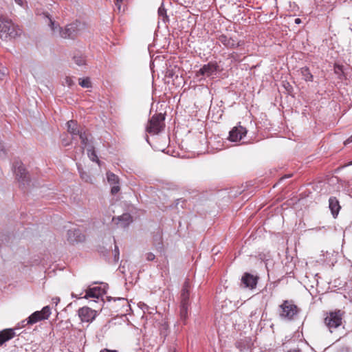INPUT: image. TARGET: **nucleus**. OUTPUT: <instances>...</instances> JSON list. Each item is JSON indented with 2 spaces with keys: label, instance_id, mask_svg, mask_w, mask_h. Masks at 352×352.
Returning <instances> with one entry per match:
<instances>
[{
  "label": "nucleus",
  "instance_id": "f257e3e1",
  "mask_svg": "<svg viewBox=\"0 0 352 352\" xmlns=\"http://www.w3.org/2000/svg\"><path fill=\"white\" fill-rule=\"evenodd\" d=\"M43 16L46 22L48 23L52 34L54 35H58L63 38L74 39L87 30L86 23L78 21H76L62 28L58 23L52 20L49 14L44 13Z\"/></svg>",
  "mask_w": 352,
  "mask_h": 352
},
{
  "label": "nucleus",
  "instance_id": "f03ea898",
  "mask_svg": "<svg viewBox=\"0 0 352 352\" xmlns=\"http://www.w3.org/2000/svg\"><path fill=\"white\" fill-rule=\"evenodd\" d=\"M22 30L6 16H0V38L3 41L14 38L21 35Z\"/></svg>",
  "mask_w": 352,
  "mask_h": 352
},
{
  "label": "nucleus",
  "instance_id": "7ed1b4c3",
  "mask_svg": "<svg viewBox=\"0 0 352 352\" xmlns=\"http://www.w3.org/2000/svg\"><path fill=\"white\" fill-rule=\"evenodd\" d=\"M190 283L188 281H185L180 296V306H179V316L180 320L185 324L188 318V309L190 306Z\"/></svg>",
  "mask_w": 352,
  "mask_h": 352
},
{
  "label": "nucleus",
  "instance_id": "20e7f679",
  "mask_svg": "<svg viewBox=\"0 0 352 352\" xmlns=\"http://www.w3.org/2000/svg\"><path fill=\"white\" fill-rule=\"evenodd\" d=\"M300 311V309L292 300H284L279 305V316L285 320L292 321L295 320Z\"/></svg>",
  "mask_w": 352,
  "mask_h": 352
},
{
  "label": "nucleus",
  "instance_id": "39448f33",
  "mask_svg": "<svg viewBox=\"0 0 352 352\" xmlns=\"http://www.w3.org/2000/svg\"><path fill=\"white\" fill-rule=\"evenodd\" d=\"M344 314L345 312L341 309H336L325 314L324 323L330 332L333 331L332 329H337L342 324Z\"/></svg>",
  "mask_w": 352,
  "mask_h": 352
},
{
  "label": "nucleus",
  "instance_id": "423d86ee",
  "mask_svg": "<svg viewBox=\"0 0 352 352\" xmlns=\"http://www.w3.org/2000/svg\"><path fill=\"white\" fill-rule=\"evenodd\" d=\"M165 116L162 113L154 114L148 120L146 131L151 135L160 133L165 127Z\"/></svg>",
  "mask_w": 352,
  "mask_h": 352
},
{
  "label": "nucleus",
  "instance_id": "0eeeda50",
  "mask_svg": "<svg viewBox=\"0 0 352 352\" xmlns=\"http://www.w3.org/2000/svg\"><path fill=\"white\" fill-rule=\"evenodd\" d=\"M13 168L16 179L19 183L20 186L25 187V185L29 184L30 182V175L23 163L20 161L14 162Z\"/></svg>",
  "mask_w": 352,
  "mask_h": 352
},
{
  "label": "nucleus",
  "instance_id": "6e6552de",
  "mask_svg": "<svg viewBox=\"0 0 352 352\" xmlns=\"http://www.w3.org/2000/svg\"><path fill=\"white\" fill-rule=\"evenodd\" d=\"M51 314L50 306H45L41 311H36L28 318L26 324H33L39 321L47 320Z\"/></svg>",
  "mask_w": 352,
  "mask_h": 352
},
{
  "label": "nucleus",
  "instance_id": "1a4fd4ad",
  "mask_svg": "<svg viewBox=\"0 0 352 352\" xmlns=\"http://www.w3.org/2000/svg\"><path fill=\"white\" fill-rule=\"evenodd\" d=\"M78 314L82 322H91L96 316V311L88 307H83L78 309Z\"/></svg>",
  "mask_w": 352,
  "mask_h": 352
},
{
  "label": "nucleus",
  "instance_id": "9d476101",
  "mask_svg": "<svg viewBox=\"0 0 352 352\" xmlns=\"http://www.w3.org/2000/svg\"><path fill=\"white\" fill-rule=\"evenodd\" d=\"M258 277L250 273L245 272L241 277V284L244 288L253 289L256 287Z\"/></svg>",
  "mask_w": 352,
  "mask_h": 352
},
{
  "label": "nucleus",
  "instance_id": "9b49d317",
  "mask_svg": "<svg viewBox=\"0 0 352 352\" xmlns=\"http://www.w3.org/2000/svg\"><path fill=\"white\" fill-rule=\"evenodd\" d=\"M247 129L241 125L234 126L229 133V140L239 142L247 134Z\"/></svg>",
  "mask_w": 352,
  "mask_h": 352
},
{
  "label": "nucleus",
  "instance_id": "f8f14e48",
  "mask_svg": "<svg viewBox=\"0 0 352 352\" xmlns=\"http://www.w3.org/2000/svg\"><path fill=\"white\" fill-rule=\"evenodd\" d=\"M218 40L223 45L228 48H236L240 45L239 41L236 38L228 37L225 34H221L219 36Z\"/></svg>",
  "mask_w": 352,
  "mask_h": 352
},
{
  "label": "nucleus",
  "instance_id": "ddd939ff",
  "mask_svg": "<svg viewBox=\"0 0 352 352\" xmlns=\"http://www.w3.org/2000/svg\"><path fill=\"white\" fill-rule=\"evenodd\" d=\"M115 222L120 228H126L132 222V217L128 213L123 214L117 218H113Z\"/></svg>",
  "mask_w": 352,
  "mask_h": 352
},
{
  "label": "nucleus",
  "instance_id": "4468645a",
  "mask_svg": "<svg viewBox=\"0 0 352 352\" xmlns=\"http://www.w3.org/2000/svg\"><path fill=\"white\" fill-rule=\"evenodd\" d=\"M217 65L214 63H208L206 65H204L198 72V74L210 76L214 74L217 70Z\"/></svg>",
  "mask_w": 352,
  "mask_h": 352
},
{
  "label": "nucleus",
  "instance_id": "2eb2a0df",
  "mask_svg": "<svg viewBox=\"0 0 352 352\" xmlns=\"http://www.w3.org/2000/svg\"><path fill=\"white\" fill-rule=\"evenodd\" d=\"M15 329H6L0 331V346L15 337Z\"/></svg>",
  "mask_w": 352,
  "mask_h": 352
},
{
  "label": "nucleus",
  "instance_id": "dca6fc26",
  "mask_svg": "<svg viewBox=\"0 0 352 352\" xmlns=\"http://www.w3.org/2000/svg\"><path fill=\"white\" fill-rule=\"evenodd\" d=\"M67 131L73 136L79 135L85 129L80 126L74 120H69L67 122Z\"/></svg>",
  "mask_w": 352,
  "mask_h": 352
},
{
  "label": "nucleus",
  "instance_id": "f3484780",
  "mask_svg": "<svg viewBox=\"0 0 352 352\" xmlns=\"http://www.w3.org/2000/svg\"><path fill=\"white\" fill-rule=\"evenodd\" d=\"M68 240L73 242H82L85 241V235L80 233L79 229H73L68 230Z\"/></svg>",
  "mask_w": 352,
  "mask_h": 352
},
{
  "label": "nucleus",
  "instance_id": "a211bd4d",
  "mask_svg": "<svg viewBox=\"0 0 352 352\" xmlns=\"http://www.w3.org/2000/svg\"><path fill=\"white\" fill-rule=\"evenodd\" d=\"M329 208L331 211V214H333V217H336L339 213V211L341 208L340 206V203L336 197H331L329 198Z\"/></svg>",
  "mask_w": 352,
  "mask_h": 352
},
{
  "label": "nucleus",
  "instance_id": "6ab92c4d",
  "mask_svg": "<svg viewBox=\"0 0 352 352\" xmlns=\"http://www.w3.org/2000/svg\"><path fill=\"white\" fill-rule=\"evenodd\" d=\"M78 136L82 144V153H83L85 148H87L89 146V145H92L89 140L91 135L89 133L88 130L85 129L84 131Z\"/></svg>",
  "mask_w": 352,
  "mask_h": 352
},
{
  "label": "nucleus",
  "instance_id": "aec40b11",
  "mask_svg": "<svg viewBox=\"0 0 352 352\" xmlns=\"http://www.w3.org/2000/svg\"><path fill=\"white\" fill-rule=\"evenodd\" d=\"M106 252H103L102 251H101V254L104 256H107L109 254H111L112 256H113V261H112V262H113L114 263H116L118 262V261L120 259V252H119V248L116 245V243L114 245V249L113 250L112 249V247L111 246V247H109V250H106Z\"/></svg>",
  "mask_w": 352,
  "mask_h": 352
},
{
  "label": "nucleus",
  "instance_id": "412c9836",
  "mask_svg": "<svg viewBox=\"0 0 352 352\" xmlns=\"http://www.w3.org/2000/svg\"><path fill=\"white\" fill-rule=\"evenodd\" d=\"M102 295L101 289L99 287L89 288L86 290L85 298H98Z\"/></svg>",
  "mask_w": 352,
  "mask_h": 352
},
{
  "label": "nucleus",
  "instance_id": "4be33fe9",
  "mask_svg": "<svg viewBox=\"0 0 352 352\" xmlns=\"http://www.w3.org/2000/svg\"><path fill=\"white\" fill-rule=\"evenodd\" d=\"M87 152L89 159L93 162H96L99 166H100L101 162L96 153L94 145H89V146L87 148Z\"/></svg>",
  "mask_w": 352,
  "mask_h": 352
},
{
  "label": "nucleus",
  "instance_id": "5701e85b",
  "mask_svg": "<svg viewBox=\"0 0 352 352\" xmlns=\"http://www.w3.org/2000/svg\"><path fill=\"white\" fill-rule=\"evenodd\" d=\"M300 73L305 81H313V75L311 74L307 67H302L300 69Z\"/></svg>",
  "mask_w": 352,
  "mask_h": 352
},
{
  "label": "nucleus",
  "instance_id": "b1692460",
  "mask_svg": "<svg viewBox=\"0 0 352 352\" xmlns=\"http://www.w3.org/2000/svg\"><path fill=\"white\" fill-rule=\"evenodd\" d=\"M107 178L108 182L111 184H119V177L111 172L107 173Z\"/></svg>",
  "mask_w": 352,
  "mask_h": 352
},
{
  "label": "nucleus",
  "instance_id": "393cba45",
  "mask_svg": "<svg viewBox=\"0 0 352 352\" xmlns=\"http://www.w3.org/2000/svg\"><path fill=\"white\" fill-rule=\"evenodd\" d=\"M73 59L75 63L78 66H82L85 64V58L82 55L77 54L74 56Z\"/></svg>",
  "mask_w": 352,
  "mask_h": 352
},
{
  "label": "nucleus",
  "instance_id": "a878e982",
  "mask_svg": "<svg viewBox=\"0 0 352 352\" xmlns=\"http://www.w3.org/2000/svg\"><path fill=\"white\" fill-rule=\"evenodd\" d=\"M79 85L84 88L91 87V82L89 77L79 78Z\"/></svg>",
  "mask_w": 352,
  "mask_h": 352
},
{
  "label": "nucleus",
  "instance_id": "bb28decb",
  "mask_svg": "<svg viewBox=\"0 0 352 352\" xmlns=\"http://www.w3.org/2000/svg\"><path fill=\"white\" fill-rule=\"evenodd\" d=\"M158 14L160 16H162L163 17V21H165V19L167 18V16H166V9L162 7V6H160L158 9Z\"/></svg>",
  "mask_w": 352,
  "mask_h": 352
},
{
  "label": "nucleus",
  "instance_id": "cd10ccee",
  "mask_svg": "<svg viewBox=\"0 0 352 352\" xmlns=\"http://www.w3.org/2000/svg\"><path fill=\"white\" fill-rule=\"evenodd\" d=\"M6 154H7L6 149L2 141L0 140V158L6 157Z\"/></svg>",
  "mask_w": 352,
  "mask_h": 352
},
{
  "label": "nucleus",
  "instance_id": "c85d7f7f",
  "mask_svg": "<svg viewBox=\"0 0 352 352\" xmlns=\"http://www.w3.org/2000/svg\"><path fill=\"white\" fill-rule=\"evenodd\" d=\"M64 83L67 85L68 87H72L74 85L72 78L69 76L65 77Z\"/></svg>",
  "mask_w": 352,
  "mask_h": 352
},
{
  "label": "nucleus",
  "instance_id": "c756f323",
  "mask_svg": "<svg viewBox=\"0 0 352 352\" xmlns=\"http://www.w3.org/2000/svg\"><path fill=\"white\" fill-rule=\"evenodd\" d=\"M7 74V69L3 67L0 68V80H3Z\"/></svg>",
  "mask_w": 352,
  "mask_h": 352
},
{
  "label": "nucleus",
  "instance_id": "7c9ffc66",
  "mask_svg": "<svg viewBox=\"0 0 352 352\" xmlns=\"http://www.w3.org/2000/svg\"><path fill=\"white\" fill-rule=\"evenodd\" d=\"M120 186H118V184H116L111 188V192L112 195H116L120 191Z\"/></svg>",
  "mask_w": 352,
  "mask_h": 352
},
{
  "label": "nucleus",
  "instance_id": "2f4dec72",
  "mask_svg": "<svg viewBox=\"0 0 352 352\" xmlns=\"http://www.w3.org/2000/svg\"><path fill=\"white\" fill-rule=\"evenodd\" d=\"M155 256L152 252H148V253L146 254V258L148 261H153L155 259Z\"/></svg>",
  "mask_w": 352,
  "mask_h": 352
},
{
  "label": "nucleus",
  "instance_id": "473e14b6",
  "mask_svg": "<svg viewBox=\"0 0 352 352\" xmlns=\"http://www.w3.org/2000/svg\"><path fill=\"white\" fill-rule=\"evenodd\" d=\"M123 0H115V5L118 10V12H121L122 11V3Z\"/></svg>",
  "mask_w": 352,
  "mask_h": 352
},
{
  "label": "nucleus",
  "instance_id": "72a5a7b5",
  "mask_svg": "<svg viewBox=\"0 0 352 352\" xmlns=\"http://www.w3.org/2000/svg\"><path fill=\"white\" fill-rule=\"evenodd\" d=\"M118 271L122 274H124L125 272H126V266H125V263H124L123 265H120L118 267Z\"/></svg>",
  "mask_w": 352,
  "mask_h": 352
},
{
  "label": "nucleus",
  "instance_id": "f704fd0d",
  "mask_svg": "<svg viewBox=\"0 0 352 352\" xmlns=\"http://www.w3.org/2000/svg\"><path fill=\"white\" fill-rule=\"evenodd\" d=\"M27 320H28V318L26 320H24L23 321L21 322L20 324H19V327H16L14 328L15 329H20L21 327H25L26 325H28V324H26L27 322Z\"/></svg>",
  "mask_w": 352,
  "mask_h": 352
},
{
  "label": "nucleus",
  "instance_id": "c9c22d12",
  "mask_svg": "<svg viewBox=\"0 0 352 352\" xmlns=\"http://www.w3.org/2000/svg\"><path fill=\"white\" fill-rule=\"evenodd\" d=\"M186 200L183 199H178L176 201V206H177L179 204H182V207L183 208V205L185 204Z\"/></svg>",
  "mask_w": 352,
  "mask_h": 352
},
{
  "label": "nucleus",
  "instance_id": "e433bc0d",
  "mask_svg": "<svg viewBox=\"0 0 352 352\" xmlns=\"http://www.w3.org/2000/svg\"><path fill=\"white\" fill-rule=\"evenodd\" d=\"M62 144L64 146H67L71 144V142L65 139L62 140Z\"/></svg>",
  "mask_w": 352,
  "mask_h": 352
},
{
  "label": "nucleus",
  "instance_id": "4c0bfd02",
  "mask_svg": "<svg viewBox=\"0 0 352 352\" xmlns=\"http://www.w3.org/2000/svg\"><path fill=\"white\" fill-rule=\"evenodd\" d=\"M53 302L57 305L60 302V298L58 297H55L52 298Z\"/></svg>",
  "mask_w": 352,
  "mask_h": 352
},
{
  "label": "nucleus",
  "instance_id": "58836bf2",
  "mask_svg": "<svg viewBox=\"0 0 352 352\" xmlns=\"http://www.w3.org/2000/svg\"><path fill=\"white\" fill-rule=\"evenodd\" d=\"M100 352H117V351L104 349L101 350Z\"/></svg>",
  "mask_w": 352,
  "mask_h": 352
},
{
  "label": "nucleus",
  "instance_id": "ea45409f",
  "mask_svg": "<svg viewBox=\"0 0 352 352\" xmlns=\"http://www.w3.org/2000/svg\"><path fill=\"white\" fill-rule=\"evenodd\" d=\"M352 142V135L344 142V144Z\"/></svg>",
  "mask_w": 352,
  "mask_h": 352
},
{
  "label": "nucleus",
  "instance_id": "a19ab883",
  "mask_svg": "<svg viewBox=\"0 0 352 352\" xmlns=\"http://www.w3.org/2000/svg\"><path fill=\"white\" fill-rule=\"evenodd\" d=\"M287 352H302L299 349H290Z\"/></svg>",
  "mask_w": 352,
  "mask_h": 352
},
{
  "label": "nucleus",
  "instance_id": "79ce46f5",
  "mask_svg": "<svg viewBox=\"0 0 352 352\" xmlns=\"http://www.w3.org/2000/svg\"><path fill=\"white\" fill-rule=\"evenodd\" d=\"M296 24H300L301 23V19L300 18H296L294 20Z\"/></svg>",
  "mask_w": 352,
  "mask_h": 352
},
{
  "label": "nucleus",
  "instance_id": "37998d69",
  "mask_svg": "<svg viewBox=\"0 0 352 352\" xmlns=\"http://www.w3.org/2000/svg\"><path fill=\"white\" fill-rule=\"evenodd\" d=\"M14 1L19 6H23V0H14Z\"/></svg>",
  "mask_w": 352,
  "mask_h": 352
},
{
  "label": "nucleus",
  "instance_id": "c03bdc74",
  "mask_svg": "<svg viewBox=\"0 0 352 352\" xmlns=\"http://www.w3.org/2000/svg\"><path fill=\"white\" fill-rule=\"evenodd\" d=\"M80 177H81V178L84 179V177H85V175H84V173H82V172H81V171L80 170Z\"/></svg>",
  "mask_w": 352,
  "mask_h": 352
},
{
  "label": "nucleus",
  "instance_id": "a18cd8bd",
  "mask_svg": "<svg viewBox=\"0 0 352 352\" xmlns=\"http://www.w3.org/2000/svg\"><path fill=\"white\" fill-rule=\"evenodd\" d=\"M80 177H81V178L84 179V177H85V175H84V173H82V172H81V171L80 170Z\"/></svg>",
  "mask_w": 352,
  "mask_h": 352
},
{
  "label": "nucleus",
  "instance_id": "49530a36",
  "mask_svg": "<svg viewBox=\"0 0 352 352\" xmlns=\"http://www.w3.org/2000/svg\"><path fill=\"white\" fill-rule=\"evenodd\" d=\"M351 165H352V161L349 162L348 164L344 165L343 167H346V166H351Z\"/></svg>",
  "mask_w": 352,
  "mask_h": 352
},
{
  "label": "nucleus",
  "instance_id": "de8ad7c7",
  "mask_svg": "<svg viewBox=\"0 0 352 352\" xmlns=\"http://www.w3.org/2000/svg\"><path fill=\"white\" fill-rule=\"evenodd\" d=\"M104 247H102V248H100V250H102V249H104ZM107 250V249H105V250H104V251H103V250H99V251H100V253H101V251H102L103 252H106V250Z\"/></svg>",
  "mask_w": 352,
  "mask_h": 352
},
{
  "label": "nucleus",
  "instance_id": "09e8293b",
  "mask_svg": "<svg viewBox=\"0 0 352 352\" xmlns=\"http://www.w3.org/2000/svg\"><path fill=\"white\" fill-rule=\"evenodd\" d=\"M104 247H102V248H100V250H102V249H104ZM107 250V249H105V250H104V251H103V250H99V251H100V253H101V251H102L103 252H106V250Z\"/></svg>",
  "mask_w": 352,
  "mask_h": 352
},
{
  "label": "nucleus",
  "instance_id": "8fccbe9b",
  "mask_svg": "<svg viewBox=\"0 0 352 352\" xmlns=\"http://www.w3.org/2000/svg\"><path fill=\"white\" fill-rule=\"evenodd\" d=\"M144 307H146V309H148V305H144Z\"/></svg>",
  "mask_w": 352,
  "mask_h": 352
},
{
  "label": "nucleus",
  "instance_id": "3c124183",
  "mask_svg": "<svg viewBox=\"0 0 352 352\" xmlns=\"http://www.w3.org/2000/svg\"><path fill=\"white\" fill-rule=\"evenodd\" d=\"M69 352H72V351H69Z\"/></svg>",
  "mask_w": 352,
  "mask_h": 352
},
{
  "label": "nucleus",
  "instance_id": "603ef678",
  "mask_svg": "<svg viewBox=\"0 0 352 352\" xmlns=\"http://www.w3.org/2000/svg\"><path fill=\"white\" fill-rule=\"evenodd\" d=\"M174 352H175V351H174Z\"/></svg>",
  "mask_w": 352,
  "mask_h": 352
}]
</instances>
